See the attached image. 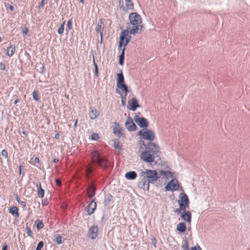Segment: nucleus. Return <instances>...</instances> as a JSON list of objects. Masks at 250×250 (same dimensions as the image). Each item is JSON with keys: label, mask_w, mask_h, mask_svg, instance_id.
Wrapping results in <instances>:
<instances>
[{"label": "nucleus", "mask_w": 250, "mask_h": 250, "mask_svg": "<svg viewBox=\"0 0 250 250\" xmlns=\"http://www.w3.org/2000/svg\"><path fill=\"white\" fill-rule=\"evenodd\" d=\"M145 150L140 155L141 159L148 163H154L155 164L161 163V158L158 153L160 152L159 147L154 143L149 142L146 145L143 142Z\"/></svg>", "instance_id": "1"}, {"label": "nucleus", "mask_w": 250, "mask_h": 250, "mask_svg": "<svg viewBox=\"0 0 250 250\" xmlns=\"http://www.w3.org/2000/svg\"><path fill=\"white\" fill-rule=\"evenodd\" d=\"M130 26V24H129L128 26L127 27V29L122 31L120 37L119 47L121 48L123 45H124L122 53L119 56V63L121 65L124 64L125 46L128 44L131 39V37L128 36L129 31L128 29L131 28Z\"/></svg>", "instance_id": "2"}, {"label": "nucleus", "mask_w": 250, "mask_h": 250, "mask_svg": "<svg viewBox=\"0 0 250 250\" xmlns=\"http://www.w3.org/2000/svg\"><path fill=\"white\" fill-rule=\"evenodd\" d=\"M140 176L151 184L154 183L159 178L158 174L155 170L146 169L145 171L141 170Z\"/></svg>", "instance_id": "3"}, {"label": "nucleus", "mask_w": 250, "mask_h": 250, "mask_svg": "<svg viewBox=\"0 0 250 250\" xmlns=\"http://www.w3.org/2000/svg\"><path fill=\"white\" fill-rule=\"evenodd\" d=\"M92 161L93 163L98 164L104 169H106L109 166L107 160L101 157L100 154L97 150L92 153Z\"/></svg>", "instance_id": "4"}, {"label": "nucleus", "mask_w": 250, "mask_h": 250, "mask_svg": "<svg viewBox=\"0 0 250 250\" xmlns=\"http://www.w3.org/2000/svg\"><path fill=\"white\" fill-rule=\"evenodd\" d=\"M138 134L145 140L152 141L155 139V135L152 131L147 128L141 129Z\"/></svg>", "instance_id": "5"}, {"label": "nucleus", "mask_w": 250, "mask_h": 250, "mask_svg": "<svg viewBox=\"0 0 250 250\" xmlns=\"http://www.w3.org/2000/svg\"><path fill=\"white\" fill-rule=\"evenodd\" d=\"M130 23L132 25H138L142 23V18L137 13H131L129 15Z\"/></svg>", "instance_id": "6"}, {"label": "nucleus", "mask_w": 250, "mask_h": 250, "mask_svg": "<svg viewBox=\"0 0 250 250\" xmlns=\"http://www.w3.org/2000/svg\"><path fill=\"white\" fill-rule=\"evenodd\" d=\"M134 120L137 124L141 128H146L149 125L148 121L144 117H140L136 115L134 117Z\"/></svg>", "instance_id": "7"}, {"label": "nucleus", "mask_w": 250, "mask_h": 250, "mask_svg": "<svg viewBox=\"0 0 250 250\" xmlns=\"http://www.w3.org/2000/svg\"><path fill=\"white\" fill-rule=\"evenodd\" d=\"M179 187V183L176 179H172L168 183L165 187V189L167 191H175L178 189Z\"/></svg>", "instance_id": "8"}, {"label": "nucleus", "mask_w": 250, "mask_h": 250, "mask_svg": "<svg viewBox=\"0 0 250 250\" xmlns=\"http://www.w3.org/2000/svg\"><path fill=\"white\" fill-rule=\"evenodd\" d=\"M125 126L129 131H134L137 129V126L133 122L132 119L129 116L127 118L126 121L125 123Z\"/></svg>", "instance_id": "9"}, {"label": "nucleus", "mask_w": 250, "mask_h": 250, "mask_svg": "<svg viewBox=\"0 0 250 250\" xmlns=\"http://www.w3.org/2000/svg\"><path fill=\"white\" fill-rule=\"evenodd\" d=\"M178 203L179 205L181 203L185 206V208H188L189 204L188 196L185 193H181L179 195V199Z\"/></svg>", "instance_id": "10"}, {"label": "nucleus", "mask_w": 250, "mask_h": 250, "mask_svg": "<svg viewBox=\"0 0 250 250\" xmlns=\"http://www.w3.org/2000/svg\"><path fill=\"white\" fill-rule=\"evenodd\" d=\"M98 228L97 226H93L89 229L87 237L92 240L95 239L98 235Z\"/></svg>", "instance_id": "11"}, {"label": "nucleus", "mask_w": 250, "mask_h": 250, "mask_svg": "<svg viewBox=\"0 0 250 250\" xmlns=\"http://www.w3.org/2000/svg\"><path fill=\"white\" fill-rule=\"evenodd\" d=\"M149 184L150 183H148L146 179H144L142 177L140 176V179L138 182V187L146 191H148Z\"/></svg>", "instance_id": "12"}, {"label": "nucleus", "mask_w": 250, "mask_h": 250, "mask_svg": "<svg viewBox=\"0 0 250 250\" xmlns=\"http://www.w3.org/2000/svg\"><path fill=\"white\" fill-rule=\"evenodd\" d=\"M128 109L132 111H135L137 108L139 107V104L137 100L135 98H133L128 101Z\"/></svg>", "instance_id": "13"}, {"label": "nucleus", "mask_w": 250, "mask_h": 250, "mask_svg": "<svg viewBox=\"0 0 250 250\" xmlns=\"http://www.w3.org/2000/svg\"><path fill=\"white\" fill-rule=\"evenodd\" d=\"M181 217L183 220L186 221L188 224L190 225L191 222V214L189 211H186L181 213Z\"/></svg>", "instance_id": "14"}, {"label": "nucleus", "mask_w": 250, "mask_h": 250, "mask_svg": "<svg viewBox=\"0 0 250 250\" xmlns=\"http://www.w3.org/2000/svg\"><path fill=\"white\" fill-rule=\"evenodd\" d=\"M97 208V204L94 200H91L87 206V212L89 215H91Z\"/></svg>", "instance_id": "15"}, {"label": "nucleus", "mask_w": 250, "mask_h": 250, "mask_svg": "<svg viewBox=\"0 0 250 250\" xmlns=\"http://www.w3.org/2000/svg\"><path fill=\"white\" fill-rule=\"evenodd\" d=\"M173 175L172 172L168 170H161L159 175V178L162 179H169L172 178Z\"/></svg>", "instance_id": "16"}, {"label": "nucleus", "mask_w": 250, "mask_h": 250, "mask_svg": "<svg viewBox=\"0 0 250 250\" xmlns=\"http://www.w3.org/2000/svg\"><path fill=\"white\" fill-rule=\"evenodd\" d=\"M143 26L141 24L133 25L132 27L129 31L130 34L135 35L140 33L142 31Z\"/></svg>", "instance_id": "17"}, {"label": "nucleus", "mask_w": 250, "mask_h": 250, "mask_svg": "<svg viewBox=\"0 0 250 250\" xmlns=\"http://www.w3.org/2000/svg\"><path fill=\"white\" fill-rule=\"evenodd\" d=\"M100 115V113L94 107H90V111L89 113V117L92 120L96 119Z\"/></svg>", "instance_id": "18"}, {"label": "nucleus", "mask_w": 250, "mask_h": 250, "mask_svg": "<svg viewBox=\"0 0 250 250\" xmlns=\"http://www.w3.org/2000/svg\"><path fill=\"white\" fill-rule=\"evenodd\" d=\"M104 27V24L102 19H100L98 21L97 23V27L96 28V31L97 33H99L100 34V36L101 37V40H102V32L103 31Z\"/></svg>", "instance_id": "19"}, {"label": "nucleus", "mask_w": 250, "mask_h": 250, "mask_svg": "<svg viewBox=\"0 0 250 250\" xmlns=\"http://www.w3.org/2000/svg\"><path fill=\"white\" fill-rule=\"evenodd\" d=\"M117 86L119 87V86L125 83V79L122 72V71L120 70V73H119L117 74Z\"/></svg>", "instance_id": "20"}, {"label": "nucleus", "mask_w": 250, "mask_h": 250, "mask_svg": "<svg viewBox=\"0 0 250 250\" xmlns=\"http://www.w3.org/2000/svg\"><path fill=\"white\" fill-rule=\"evenodd\" d=\"M64 238L57 233H55L53 235V241L58 244H62L64 241Z\"/></svg>", "instance_id": "21"}, {"label": "nucleus", "mask_w": 250, "mask_h": 250, "mask_svg": "<svg viewBox=\"0 0 250 250\" xmlns=\"http://www.w3.org/2000/svg\"><path fill=\"white\" fill-rule=\"evenodd\" d=\"M137 174L134 171H131L125 174V178L127 180H133L136 178Z\"/></svg>", "instance_id": "22"}, {"label": "nucleus", "mask_w": 250, "mask_h": 250, "mask_svg": "<svg viewBox=\"0 0 250 250\" xmlns=\"http://www.w3.org/2000/svg\"><path fill=\"white\" fill-rule=\"evenodd\" d=\"M96 188L93 185H89L87 188V194L89 198H92L95 195Z\"/></svg>", "instance_id": "23"}, {"label": "nucleus", "mask_w": 250, "mask_h": 250, "mask_svg": "<svg viewBox=\"0 0 250 250\" xmlns=\"http://www.w3.org/2000/svg\"><path fill=\"white\" fill-rule=\"evenodd\" d=\"M114 124L115 126L113 129V133L115 135L120 137L122 135L121 131V128L118 123L115 122Z\"/></svg>", "instance_id": "24"}, {"label": "nucleus", "mask_w": 250, "mask_h": 250, "mask_svg": "<svg viewBox=\"0 0 250 250\" xmlns=\"http://www.w3.org/2000/svg\"><path fill=\"white\" fill-rule=\"evenodd\" d=\"M177 230L181 233H183L186 231V225L184 222L179 223L176 227Z\"/></svg>", "instance_id": "25"}, {"label": "nucleus", "mask_w": 250, "mask_h": 250, "mask_svg": "<svg viewBox=\"0 0 250 250\" xmlns=\"http://www.w3.org/2000/svg\"><path fill=\"white\" fill-rule=\"evenodd\" d=\"M37 189H38V196L39 197L42 198L44 196V191L42 188L41 183L40 182L37 184Z\"/></svg>", "instance_id": "26"}, {"label": "nucleus", "mask_w": 250, "mask_h": 250, "mask_svg": "<svg viewBox=\"0 0 250 250\" xmlns=\"http://www.w3.org/2000/svg\"><path fill=\"white\" fill-rule=\"evenodd\" d=\"M15 50V45H10L7 49V55L9 57H12L14 54Z\"/></svg>", "instance_id": "27"}, {"label": "nucleus", "mask_w": 250, "mask_h": 250, "mask_svg": "<svg viewBox=\"0 0 250 250\" xmlns=\"http://www.w3.org/2000/svg\"><path fill=\"white\" fill-rule=\"evenodd\" d=\"M9 212L13 215H15L17 217L19 216L18 208L16 207H13L10 208Z\"/></svg>", "instance_id": "28"}, {"label": "nucleus", "mask_w": 250, "mask_h": 250, "mask_svg": "<svg viewBox=\"0 0 250 250\" xmlns=\"http://www.w3.org/2000/svg\"><path fill=\"white\" fill-rule=\"evenodd\" d=\"M125 6L127 9L132 10L134 6L131 0H125Z\"/></svg>", "instance_id": "29"}, {"label": "nucleus", "mask_w": 250, "mask_h": 250, "mask_svg": "<svg viewBox=\"0 0 250 250\" xmlns=\"http://www.w3.org/2000/svg\"><path fill=\"white\" fill-rule=\"evenodd\" d=\"M179 208H177L175 210V212L177 213H182L181 211H185V210L186 209V208H185V206L184 205L182 204L181 203L180 204Z\"/></svg>", "instance_id": "30"}, {"label": "nucleus", "mask_w": 250, "mask_h": 250, "mask_svg": "<svg viewBox=\"0 0 250 250\" xmlns=\"http://www.w3.org/2000/svg\"><path fill=\"white\" fill-rule=\"evenodd\" d=\"M36 226H37V229L38 230H40L41 229H42L44 227V224L42 222V221H41L39 219H38L36 221Z\"/></svg>", "instance_id": "31"}, {"label": "nucleus", "mask_w": 250, "mask_h": 250, "mask_svg": "<svg viewBox=\"0 0 250 250\" xmlns=\"http://www.w3.org/2000/svg\"><path fill=\"white\" fill-rule=\"evenodd\" d=\"M33 97L36 101H38L40 100V96L38 90H34L33 92Z\"/></svg>", "instance_id": "32"}, {"label": "nucleus", "mask_w": 250, "mask_h": 250, "mask_svg": "<svg viewBox=\"0 0 250 250\" xmlns=\"http://www.w3.org/2000/svg\"><path fill=\"white\" fill-rule=\"evenodd\" d=\"M114 147L118 149V150H121L122 149V146L120 145L119 142L116 140H115L114 142Z\"/></svg>", "instance_id": "33"}, {"label": "nucleus", "mask_w": 250, "mask_h": 250, "mask_svg": "<svg viewBox=\"0 0 250 250\" xmlns=\"http://www.w3.org/2000/svg\"><path fill=\"white\" fill-rule=\"evenodd\" d=\"M117 87L119 89H122L123 91H125V93L128 92V87L125 83H124V84L119 86V87Z\"/></svg>", "instance_id": "34"}, {"label": "nucleus", "mask_w": 250, "mask_h": 250, "mask_svg": "<svg viewBox=\"0 0 250 250\" xmlns=\"http://www.w3.org/2000/svg\"><path fill=\"white\" fill-rule=\"evenodd\" d=\"M65 24V21H64L61 24V26L59 28L58 30V33L59 34H62L64 31V25Z\"/></svg>", "instance_id": "35"}, {"label": "nucleus", "mask_w": 250, "mask_h": 250, "mask_svg": "<svg viewBox=\"0 0 250 250\" xmlns=\"http://www.w3.org/2000/svg\"><path fill=\"white\" fill-rule=\"evenodd\" d=\"M72 29V22L70 20L67 21V27L66 28V30L68 32L69 30Z\"/></svg>", "instance_id": "36"}, {"label": "nucleus", "mask_w": 250, "mask_h": 250, "mask_svg": "<svg viewBox=\"0 0 250 250\" xmlns=\"http://www.w3.org/2000/svg\"><path fill=\"white\" fill-rule=\"evenodd\" d=\"M26 233H27V235L29 236L32 237H33V235H32L33 233H32V232L30 228L29 227L26 226Z\"/></svg>", "instance_id": "37"}, {"label": "nucleus", "mask_w": 250, "mask_h": 250, "mask_svg": "<svg viewBox=\"0 0 250 250\" xmlns=\"http://www.w3.org/2000/svg\"><path fill=\"white\" fill-rule=\"evenodd\" d=\"M43 241H40L37 245L36 250H41L43 247Z\"/></svg>", "instance_id": "38"}, {"label": "nucleus", "mask_w": 250, "mask_h": 250, "mask_svg": "<svg viewBox=\"0 0 250 250\" xmlns=\"http://www.w3.org/2000/svg\"><path fill=\"white\" fill-rule=\"evenodd\" d=\"M116 92L119 93L121 95V99L124 98V99H126V97L127 96V93H125V94H123L122 92H120V91H118V89H117Z\"/></svg>", "instance_id": "39"}, {"label": "nucleus", "mask_w": 250, "mask_h": 250, "mask_svg": "<svg viewBox=\"0 0 250 250\" xmlns=\"http://www.w3.org/2000/svg\"><path fill=\"white\" fill-rule=\"evenodd\" d=\"M99 138V135L97 133H93L91 136V139L93 140H97Z\"/></svg>", "instance_id": "40"}, {"label": "nucleus", "mask_w": 250, "mask_h": 250, "mask_svg": "<svg viewBox=\"0 0 250 250\" xmlns=\"http://www.w3.org/2000/svg\"><path fill=\"white\" fill-rule=\"evenodd\" d=\"M112 196L111 195L108 196L105 198L104 200L105 205H106L108 204L109 202L111 200Z\"/></svg>", "instance_id": "41"}, {"label": "nucleus", "mask_w": 250, "mask_h": 250, "mask_svg": "<svg viewBox=\"0 0 250 250\" xmlns=\"http://www.w3.org/2000/svg\"><path fill=\"white\" fill-rule=\"evenodd\" d=\"M94 69H95V75L96 77H98L99 76V73H98V65H95L94 66Z\"/></svg>", "instance_id": "42"}, {"label": "nucleus", "mask_w": 250, "mask_h": 250, "mask_svg": "<svg viewBox=\"0 0 250 250\" xmlns=\"http://www.w3.org/2000/svg\"><path fill=\"white\" fill-rule=\"evenodd\" d=\"M1 155L6 158L8 156L7 151L5 149H3L1 151Z\"/></svg>", "instance_id": "43"}, {"label": "nucleus", "mask_w": 250, "mask_h": 250, "mask_svg": "<svg viewBox=\"0 0 250 250\" xmlns=\"http://www.w3.org/2000/svg\"><path fill=\"white\" fill-rule=\"evenodd\" d=\"M92 169L91 167H88L86 169V172L87 176L92 172Z\"/></svg>", "instance_id": "44"}, {"label": "nucleus", "mask_w": 250, "mask_h": 250, "mask_svg": "<svg viewBox=\"0 0 250 250\" xmlns=\"http://www.w3.org/2000/svg\"><path fill=\"white\" fill-rule=\"evenodd\" d=\"M5 69V66L4 63L2 62H0V70H4Z\"/></svg>", "instance_id": "45"}, {"label": "nucleus", "mask_w": 250, "mask_h": 250, "mask_svg": "<svg viewBox=\"0 0 250 250\" xmlns=\"http://www.w3.org/2000/svg\"><path fill=\"white\" fill-rule=\"evenodd\" d=\"M21 206H22L23 208L25 207L26 206V203L24 201H19L18 203Z\"/></svg>", "instance_id": "46"}, {"label": "nucleus", "mask_w": 250, "mask_h": 250, "mask_svg": "<svg viewBox=\"0 0 250 250\" xmlns=\"http://www.w3.org/2000/svg\"><path fill=\"white\" fill-rule=\"evenodd\" d=\"M126 99H124V98L121 99V104L123 106H125L126 104Z\"/></svg>", "instance_id": "47"}, {"label": "nucleus", "mask_w": 250, "mask_h": 250, "mask_svg": "<svg viewBox=\"0 0 250 250\" xmlns=\"http://www.w3.org/2000/svg\"><path fill=\"white\" fill-rule=\"evenodd\" d=\"M56 181V183L57 184V185L59 186H61V184H62V182H61V181L59 179H56L55 180Z\"/></svg>", "instance_id": "48"}, {"label": "nucleus", "mask_w": 250, "mask_h": 250, "mask_svg": "<svg viewBox=\"0 0 250 250\" xmlns=\"http://www.w3.org/2000/svg\"><path fill=\"white\" fill-rule=\"evenodd\" d=\"M22 33L24 34H27V33H28V29L27 28L25 27L23 29V30H22Z\"/></svg>", "instance_id": "49"}, {"label": "nucleus", "mask_w": 250, "mask_h": 250, "mask_svg": "<svg viewBox=\"0 0 250 250\" xmlns=\"http://www.w3.org/2000/svg\"><path fill=\"white\" fill-rule=\"evenodd\" d=\"M43 5H44V1H42L39 6V9L42 8L43 7Z\"/></svg>", "instance_id": "50"}, {"label": "nucleus", "mask_w": 250, "mask_h": 250, "mask_svg": "<svg viewBox=\"0 0 250 250\" xmlns=\"http://www.w3.org/2000/svg\"><path fill=\"white\" fill-rule=\"evenodd\" d=\"M183 248L184 249H185L186 250L188 249V242L187 241H186V245L185 246H183Z\"/></svg>", "instance_id": "51"}, {"label": "nucleus", "mask_w": 250, "mask_h": 250, "mask_svg": "<svg viewBox=\"0 0 250 250\" xmlns=\"http://www.w3.org/2000/svg\"><path fill=\"white\" fill-rule=\"evenodd\" d=\"M8 8L9 9V10L11 11H13L14 10L15 8H14V7L11 5H9V7Z\"/></svg>", "instance_id": "52"}, {"label": "nucleus", "mask_w": 250, "mask_h": 250, "mask_svg": "<svg viewBox=\"0 0 250 250\" xmlns=\"http://www.w3.org/2000/svg\"><path fill=\"white\" fill-rule=\"evenodd\" d=\"M8 246L7 245H4L2 247V250H7Z\"/></svg>", "instance_id": "53"}, {"label": "nucleus", "mask_w": 250, "mask_h": 250, "mask_svg": "<svg viewBox=\"0 0 250 250\" xmlns=\"http://www.w3.org/2000/svg\"><path fill=\"white\" fill-rule=\"evenodd\" d=\"M92 62H93L94 66H95V65H97V63H96V62H95L94 56H93V61H92Z\"/></svg>", "instance_id": "54"}, {"label": "nucleus", "mask_w": 250, "mask_h": 250, "mask_svg": "<svg viewBox=\"0 0 250 250\" xmlns=\"http://www.w3.org/2000/svg\"><path fill=\"white\" fill-rule=\"evenodd\" d=\"M53 161L54 163H58L59 162V159L55 158V159H53Z\"/></svg>", "instance_id": "55"}, {"label": "nucleus", "mask_w": 250, "mask_h": 250, "mask_svg": "<svg viewBox=\"0 0 250 250\" xmlns=\"http://www.w3.org/2000/svg\"><path fill=\"white\" fill-rule=\"evenodd\" d=\"M16 201L19 203V201H20V198L17 195L16 197Z\"/></svg>", "instance_id": "56"}, {"label": "nucleus", "mask_w": 250, "mask_h": 250, "mask_svg": "<svg viewBox=\"0 0 250 250\" xmlns=\"http://www.w3.org/2000/svg\"><path fill=\"white\" fill-rule=\"evenodd\" d=\"M35 162L36 163H38L39 162V159L37 157H36L35 159Z\"/></svg>", "instance_id": "57"}, {"label": "nucleus", "mask_w": 250, "mask_h": 250, "mask_svg": "<svg viewBox=\"0 0 250 250\" xmlns=\"http://www.w3.org/2000/svg\"><path fill=\"white\" fill-rule=\"evenodd\" d=\"M19 173L20 174H21V166L19 167Z\"/></svg>", "instance_id": "58"}, {"label": "nucleus", "mask_w": 250, "mask_h": 250, "mask_svg": "<svg viewBox=\"0 0 250 250\" xmlns=\"http://www.w3.org/2000/svg\"><path fill=\"white\" fill-rule=\"evenodd\" d=\"M196 250H202L201 247L199 246H197V247H196Z\"/></svg>", "instance_id": "59"}, {"label": "nucleus", "mask_w": 250, "mask_h": 250, "mask_svg": "<svg viewBox=\"0 0 250 250\" xmlns=\"http://www.w3.org/2000/svg\"><path fill=\"white\" fill-rule=\"evenodd\" d=\"M77 122L78 121L76 120L75 122V123H74V126L76 127V125H77Z\"/></svg>", "instance_id": "60"}, {"label": "nucleus", "mask_w": 250, "mask_h": 250, "mask_svg": "<svg viewBox=\"0 0 250 250\" xmlns=\"http://www.w3.org/2000/svg\"><path fill=\"white\" fill-rule=\"evenodd\" d=\"M59 135L58 134H56L55 135V138H58L59 137Z\"/></svg>", "instance_id": "61"}, {"label": "nucleus", "mask_w": 250, "mask_h": 250, "mask_svg": "<svg viewBox=\"0 0 250 250\" xmlns=\"http://www.w3.org/2000/svg\"><path fill=\"white\" fill-rule=\"evenodd\" d=\"M80 2H81L82 3H84V0H80Z\"/></svg>", "instance_id": "62"}, {"label": "nucleus", "mask_w": 250, "mask_h": 250, "mask_svg": "<svg viewBox=\"0 0 250 250\" xmlns=\"http://www.w3.org/2000/svg\"><path fill=\"white\" fill-rule=\"evenodd\" d=\"M18 102V100H16V101H15L14 103L16 104Z\"/></svg>", "instance_id": "63"}, {"label": "nucleus", "mask_w": 250, "mask_h": 250, "mask_svg": "<svg viewBox=\"0 0 250 250\" xmlns=\"http://www.w3.org/2000/svg\"><path fill=\"white\" fill-rule=\"evenodd\" d=\"M42 1H44V0H42Z\"/></svg>", "instance_id": "64"}]
</instances>
